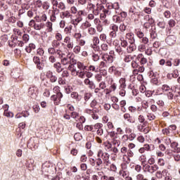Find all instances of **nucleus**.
Returning <instances> with one entry per match:
<instances>
[{
	"instance_id": "nucleus-3",
	"label": "nucleus",
	"mask_w": 180,
	"mask_h": 180,
	"mask_svg": "<svg viewBox=\"0 0 180 180\" xmlns=\"http://www.w3.org/2000/svg\"><path fill=\"white\" fill-rule=\"evenodd\" d=\"M48 54H49V56H58V57H63V51L60 49L50 46L48 48Z\"/></svg>"
},
{
	"instance_id": "nucleus-61",
	"label": "nucleus",
	"mask_w": 180,
	"mask_h": 180,
	"mask_svg": "<svg viewBox=\"0 0 180 180\" xmlns=\"http://www.w3.org/2000/svg\"><path fill=\"white\" fill-rule=\"evenodd\" d=\"M99 39L101 41H106L107 39H108V36L106 35V34L105 33H103V34H101L100 36H99Z\"/></svg>"
},
{
	"instance_id": "nucleus-22",
	"label": "nucleus",
	"mask_w": 180,
	"mask_h": 180,
	"mask_svg": "<svg viewBox=\"0 0 180 180\" xmlns=\"http://www.w3.org/2000/svg\"><path fill=\"white\" fill-rule=\"evenodd\" d=\"M61 19H71L72 18V15L68 11H65L61 13L60 14Z\"/></svg>"
},
{
	"instance_id": "nucleus-47",
	"label": "nucleus",
	"mask_w": 180,
	"mask_h": 180,
	"mask_svg": "<svg viewBox=\"0 0 180 180\" xmlns=\"http://www.w3.org/2000/svg\"><path fill=\"white\" fill-rule=\"evenodd\" d=\"M71 117H72V119H75L76 122H78V117H79V113L75 111H72L71 112Z\"/></svg>"
},
{
	"instance_id": "nucleus-9",
	"label": "nucleus",
	"mask_w": 180,
	"mask_h": 180,
	"mask_svg": "<svg viewBox=\"0 0 180 180\" xmlns=\"http://www.w3.org/2000/svg\"><path fill=\"white\" fill-rule=\"evenodd\" d=\"M143 167L145 168V171H147V172H149V174H154V172H155V171H157L159 168L158 165H157L150 166L147 164L143 165Z\"/></svg>"
},
{
	"instance_id": "nucleus-50",
	"label": "nucleus",
	"mask_w": 180,
	"mask_h": 180,
	"mask_svg": "<svg viewBox=\"0 0 180 180\" xmlns=\"http://www.w3.org/2000/svg\"><path fill=\"white\" fill-rule=\"evenodd\" d=\"M165 172H167V169H164L162 172L158 171L155 174L156 177L161 179V178H162V174H165Z\"/></svg>"
},
{
	"instance_id": "nucleus-20",
	"label": "nucleus",
	"mask_w": 180,
	"mask_h": 180,
	"mask_svg": "<svg viewBox=\"0 0 180 180\" xmlns=\"http://www.w3.org/2000/svg\"><path fill=\"white\" fill-rule=\"evenodd\" d=\"M103 164V160H101V158H98L96 159V166H95V169L98 171V172H101V169H102V167L101 165Z\"/></svg>"
},
{
	"instance_id": "nucleus-59",
	"label": "nucleus",
	"mask_w": 180,
	"mask_h": 180,
	"mask_svg": "<svg viewBox=\"0 0 180 180\" xmlns=\"http://www.w3.org/2000/svg\"><path fill=\"white\" fill-rule=\"evenodd\" d=\"M42 8L44 11H47L50 8V3L45 1L42 4Z\"/></svg>"
},
{
	"instance_id": "nucleus-42",
	"label": "nucleus",
	"mask_w": 180,
	"mask_h": 180,
	"mask_svg": "<svg viewBox=\"0 0 180 180\" xmlns=\"http://www.w3.org/2000/svg\"><path fill=\"white\" fill-rule=\"evenodd\" d=\"M92 26V24L89 22V21L86 20L82 24V29H89Z\"/></svg>"
},
{
	"instance_id": "nucleus-8",
	"label": "nucleus",
	"mask_w": 180,
	"mask_h": 180,
	"mask_svg": "<svg viewBox=\"0 0 180 180\" xmlns=\"http://www.w3.org/2000/svg\"><path fill=\"white\" fill-rule=\"evenodd\" d=\"M91 180H108V176L105 175L103 172H98L97 174H94Z\"/></svg>"
},
{
	"instance_id": "nucleus-12",
	"label": "nucleus",
	"mask_w": 180,
	"mask_h": 180,
	"mask_svg": "<svg viewBox=\"0 0 180 180\" xmlns=\"http://www.w3.org/2000/svg\"><path fill=\"white\" fill-rule=\"evenodd\" d=\"M149 77L151 79L150 82L154 84V85H158V76L157 73H155L153 70L150 71Z\"/></svg>"
},
{
	"instance_id": "nucleus-10",
	"label": "nucleus",
	"mask_w": 180,
	"mask_h": 180,
	"mask_svg": "<svg viewBox=\"0 0 180 180\" xmlns=\"http://www.w3.org/2000/svg\"><path fill=\"white\" fill-rule=\"evenodd\" d=\"M64 43H65L68 50H72V49H74V41H72L69 36L65 37Z\"/></svg>"
},
{
	"instance_id": "nucleus-62",
	"label": "nucleus",
	"mask_w": 180,
	"mask_h": 180,
	"mask_svg": "<svg viewBox=\"0 0 180 180\" xmlns=\"http://www.w3.org/2000/svg\"><path fill=\"white\" fill-rule=\"evenodd\" d=\"M101 49L103 51H108L109 50V46L104 43L101 45Z\"/></svg>"
},
{
	"instance_id": "nucleus-64",
	"label": "nucleus",
	"mask_w": 180,
	"mask_h": 180,
	"mask_svg": "<svg viewBox=\"0 0 180 180\" xmlns=\"http://www.w3.org/2000/svg\"><path fill=\"white\" fill-rule=\"evenodd\" d=\"M32 109H33L34 113H39V112H40V106L37 104L33 105Z\"/></svg>"
},
{
	"instance_id": "nucleus-11",
	"label": "nucleus",
	"mask_w": 180,
	"mask_h": 180,
	"mask_svg": "<svg viewBox=\"0 0 180 180\" xmlns=\"http://www.w3.org/2000/svg\"><path fill=\"white\" fill-rule=\"evenodd\" d=\"M37 92H39V89L36 87V86H31L28 89V95L29 96H31L32 98H36L37 95Z\"/></svg>"
},
{
	"instance_id": "nucleus-39",
	"label": "nucleus",
	"mask_w": 180,
	"mask_h": 180,
	"mask_svg": "<svg viewBox=\"0 0 180 180\" xmlns=\"http://www.w3.org/2000/svg\"><path fill=\"white\" fill-rule=\"evenodd\" d=\"M120 84V88H122V89H126V79L125 78H121L119 81Z\"/></svg>"
},
{
	"instance_id": "nucleus-29",
	"label": "nucleus",
	"mask_w": 180,
	"mask_h": 180,
	"mask_svg": "<svg viewBox=\"0 0 180 180\" xmlns=\"http://www.w3.org/2000/svg\"><path fill=\"white\" fill-rule=\"evenodd\" d=\"M85 70H76L75 77H79V78H85Z\"/></svg>"
},
{
	"instance_id": "nucleus-44",
	"label": "nucleus",
	"mask_w": 180,
	"mask_h": 180,
	"mask_svg": "<svg viewBox=\"0 0 180 180\" xmlns=\"http://www.w3.org/2000/svg\"><path fill=\"white\" fill-rule=\"evenodd\" d=\"M58 9L56 8L53 12L52 14L50 16V20L51 22H56L57 17H56V12H58Z\"/></svg>"
},
{
	"instance_id": "nucleus-2",
	"label": "nucleus",
	"mask_w": 180,
	"mask_h": 180,
	"mask_svg": "<svg viewBox=\"0 0 180 180\" xmlns=\"http://www.w3.org/2000/svg\"><path fill=\"white\" fill-rule=\"evenodd\" d=\"M97 157L101 158L106 165L110 163L109 158H110V155L108 152H103V150L99 149L97 152Z\"/></svg>"
},
{
	"instance_id": "nucleus-24",
	"label": "nucleus",
	"mask_w": 180,
	"mask_h": 180,
	"mask_svg": "<svg viewBox=\"0 0 180 180\" xmlns=\"http://www.w3.org/2000/svg\"><path fill=\"white\" fill-rule=\"evenodd\" d=\"M160 65H166V67H172V62L171 60H165V59H161L159 61Z\"/></svg>"
},
{
	"instance_id": "nucleus-54",
	"label": "nucleus",
	"mask_w": 180,
	"mask_h": 180,
	"mask_svg": "<svg viewBox=\"0 0 180 180\" xmlns=\"http://www.w3.org/2000/svg\"><path fill=\"white\" fill-rule=\"evenodd\" d=\"M91 96H92V94H91V93H85L84 96V99L85 101L84 103H86L87 101H89V99H91Z\"/></svg>"
},
{
	"instance_id": "nucleus-41",
	"label": "nucleus",
	"mask_w": 180,
	"mask_h": 180,
	"mask_svg": "<svg viewBox=\"0 0 180 180\" xmlns=\"http://www.w3.org/2000/svg\"><path fill=\"white\" fill-rule=\"evenodd\" d=\"M60 46H61L60 41H57V40L54 39L51 41V46L54 47L55 49H58V47H60Z\"/></svg>"
},
{
	"instance_id": "nucleus-33",
	"label": "nucleus",
	"mask_w": 180,
	"mask_h": 180,
	"mask_svg": "<svg viewBox=\"0 0 180 180\" xmlns=\"http://www.w3.org/2000/svg\"><path fill=\"white\" fill-rule=\"evenodd\" d=\"M82 22V17H77L76 19L72 20V25L75 27L78 26L79 23Z\"/></svg>"
},
{
	"instance_id": "nucleus-55",
	"label": "nucleus",
	"mask_w": 180,
	"mask_h": 180,
	"mask_svg": "<svg viewBox=\"0 0 180 180\" xmlns=\"http://www.w3.org/2000/svg\"><path fill=\"white\" fill-rule=\"evenodd\" d=\"M172 89L168 86V84H163L162 86V91L165 92H169Z\"/></svg>"
},
{
	"instance_id": "nucleus-40",
	"label": "nucleus",
	"mask_w": 180,
	"mask_h": 180,
	"mask_svg": "<svg viewBox=\"0 0 180 180\" xmlns=\"http://www.w3.org/2000/svg\"><path fill=\"white\" fill-rule=\"evenodd\" d=\"M146 44H147L142 43L139 45L138 51H140V53H144V51H146Z\"/></svg>"
},
{
	"instance_id": "nucleus-28",
	"label": "nucleus",
	"mask_w": 180,
	"mask_h": 180,
	"mask_svg": "<svg viewBox=\"0 0 180 180\" xmlns=\"http://www.w3.org/2000/svg\"><path fill=\"white\" fill-rule=\"evenodd\" d=\"M104 147H105V151H107V153H110V151H112V143H110V142L108 141V142H105L104 143Z\"/></svg>"
},
{
	"instance_id": "nucleus-16",
	"label": "nucleus",
	"mask_w": 180,
	"mask_h": 180,
	"mask_svg": "<svg viewBox=\"0 0 180 180\" xmlns=\"http://www.w3.org/2000/svg\"><path fill=\"white\" fill-rule=\"evenodd\" d=\"M125 39L128 40L129 43H136V36L133 32H128L126 34Z\"/></svg>"
},
{
	"instance_id": "nucleus-17",
	"label": "nucleus",
	"mask_w": 180,
	"mask_h": 180,
	"mask_svg": "<svg viewBox=\"0 0 180 180\" xmlns=\"http://www.w3.org/2000/svg\"><path fill=\"white\" fill-rule=\"evenodd\" d=\"M136 58L139 63H140L141 66L143 65V67H144V65L147 64V59L144 57V55H143V53H139L136 56Z\"/></svg>"
},
{
	"instance_id": "nucleus-35",
	"label": "nucleus",
	"mask_w": 180,
	"mask_h": 180,
	"mask_svg": "<svg viewBox=\"0 0 180 180\" xmlns=\"http://www.w3.org/2000/svg\"><path fill=\"white\" fill-rule=\"evenodd\" d=\"M35 65L37 70L41 71L43 68H44V60H41L38 62Z\"/></svg>"
},
{
	"instance_id": "nucleus-52",
	"label": "nucleus",
	"mask_w": 180,
	"mask_h": 180,
	"mask_svg": "<svg viewBox=\"0 0 180 180\" xmlns=\"http://www.w3.org/2000/svg\"><path fill=\"white\" fill-rule=\"evenodd\" d=\"M11 41H8V46L10 47H16L18 42L13 38H11Z\"/></svg>"
},
{
	"instance_id": "nucleus-26",
	"label": "nucleus",
	"mask_w": 180,
	"mask_h": 180,
	"mask_svg": "<svg viewBox=\"0 0 180 180\" xmlns=\"http://www.w3.org/2000/svg\"><path fill=\"white\" fill-rule=\"evenodd\" d=\"M110 5L113 12H115V13H119L120 11V6H119V3L115 2L114 4H111Z\"/></svg>"
},
{
	"instance_id": "nucleus-7",
	"label": "nucleus",
	"mask_w": 180,
	"mask_h": 180,
	"mask_svg": "<svg viewBox=\"0 0 180 180\" xmlns=\"http://www.w3.org/2000/svg\"><path fill=\"white\" fill-rule=\"evenodd\" d=\"M65 56V53L62 52V56H58L60 59V63L62 65H68L70 63H71V60H70V54H68L66 57H64Z\"/></svg>"
},
{
	"instance_id": "nucleus-60",
	"label": "nucleus",
	"mask_w": 180,
	"mask_h": 180,
	"mask_svg": "<svg viewBox=\"0 0 180 180\" xmlns=\"http://www.w3.org/2000/svg\"><path fill=\"white\" fill-rule=\"evenodd\" d=\"M39 22H46L47 20V15L44 13L41 14V15L39 16Z\"/></svg>"
},
{
	"instance_id": "nucleus-23",
	"label": "nucleus",
	"mask_w": 180,
	"mask_h": 180,
	"mask_svg": "<svg viewBox=\"0 0 180 180\" xmlns=\"http://www.w3.org/2000/svg\"><path fill=\"white\" fill-rule=\"evenodd\" d=\"M115 49V51L119 54V56H123V54H126V49L122 48L120 45H116Z\"/></svg>"
},
{
	"instance_id": "nucleus-27",
	"label": "nucleus",
	"mask_w": 180,
	"mask_h": 180,
	"mask_svg": "<svg viewBox=\"0 0 180 180\" xmlns=\"http://www.w3.org/2000/svg\"><path fill=\"white\" fill-rule=\"evenodd\" d=\"M68 71H70L71 75L75 77V72H77V68L74 64H70L68 67Z\"/></svg>"
},
{
	"instance_id": "nucleus-37",
	"label": "nucleus",
	"mask_w": 180,
	"mask_h": 180,
	"mask_svg": "<svg viewBox=\"0 0 180 180\" xmlns=\"http://www.w3.org/2000/svg\"><path fill=\"white\" fill-rule=\"evenodd\" d=\"M111 140L113 146H117V147H119L120 146V140H119V138L117 136H116L115 138H112Z\"/></svg>"
},
{
	"instance_id": "nucleus-43",
	"label": "nucleus",
	"mask_w": 180,
	"mask_h": 180,
	"mask_svg": "<svg viewBox=\"0 0 180 180\" xmlns=\"http://www.w3.org/2000/svg\"><path fill=\"white\" fill-rule=\"evenodd\" d=\"M134 57L131 55H125L124 58V63H130V61H132L134 60Z\"/></svg>"
},
{
	"instance_id": "nucleus-18",
	"label": "nucleus",
	"mask_w": 180,
	"mask_h": 180,
	"mask_svg": "<svg viewBox=\"0 0 180 180\" xmlns=\"http://www.w3.org/2000/svg\"><path fill=\"white\" fill-rule=\"evenodd\" d=\"M136 49L137 47L136 46V42H131L129 43V45L127 47V52L128 54H131V53H134V51H136Z\"/></svg>"
},
{
	"instance_id": "nucleus-36",
	"label": "nucleus",
	"mask_w": 180,
	"mask_h": 180,
	"mask_svg": "<svg viewBox=\"0 0 180 180\" xmlns=\"http://www.w3.org/2000/svg\"><path fill=\"white\" fill-rule=\"evenodd\" d=\"M119 46H120L122 49L127 50L129 42H127V40L122 39L121 40L120 44Z\"/></svg>"
},
{
	"instance_id": "nucleus-5",
	"label": "nucleus",
	"mask_w": 180,
	"mask_h": 180,
	"mask_svg": "<svg viewBox=\"0 0 180 180\" xmlns=\"http://www.w3.org/2000/svg\"><path fill=\"white\" fill-rule=\"evenodd\" d=\"M113 9L112 8V6L110 4H107L105 5V8H104V12L103 14H101V18H106L107 16H110V15H113Z\"/></svg>"
},
{
	"instance_id": "nucleus-1",
	"label": "nucleus",
	"mask_w": 180,
	"mask_h": 180,
	"mask_svg": "<svg viewBox=\"0 0 180 180\" xmlns=\"http://www.w3.org/2000/svg\"><path fill=\"white\" fill-rule=\"evenodd\" d=\"M131 68L134 69L132 71L134 75H139V72H144V66H140V65H139V60H137V58L131 61Z\"/></svg>"
},
{
	"instance_id": "nucleus-32",
	"label": "nucleus",
	"mask_w": 180,
	"mask_h": 180,
	"mask_svg": "<svg viewBox=\"0 0 180 180\" xmlns=\"http://www.w3.org/2000/svg\"><path fill=\"white\" fill-rule=\"evenodd\" d=\"M123 117L124 120H127V122H128V123H134V122H133V118L129 113H125Z\"/></svg>"
},
{
	"instance_id": "nucleus-51",
	"label": "nucleus",
	"mask_w": 180,
	"mask_h": 180,
	"mask_svg": "<svg viewBox=\"0 0 180 180\" xmlns=\"http://www.w3.org/2000/svg\"><path fill=\"white\" fill-rule=\"evenodd\" d=\"M73 53L75 54H79L81 53V46L79 45H77L73 48Z\"/></svg>"
},
{
	"instance_id": "nucleus-63",
	"label": "nucleus",
	"mask_w": 180,
	"mask_h": 180,
	"mask_svg": "<svg viewBox=\"0 0 180 180\" xmlns=\"http://www.w3.org/2000/svg\"><path fill=\"white\" fill-rule=\"evenodd\" d=\"M30 37H29V34H24L22 35V41H24V43H27V41H29Z\"/></svg>"
},
{
	"instance_id": "nucleus-49",
	"label": "nucleus",
	"mask_w": 180,
	"mask_h": 180,
	"mask_svg": "<svg viewBox=\"0 0 180 180\" xmlns=\"http://www.w3.org/2000/svg\"><path fill=\"white\" fill-rule=\"evenodd\" d=\"M117 15H120V16H121L122 19H126V18H127V13H126V11H123L122 10H120L119 13H117Z\"/></svg>"
},
{
	"instance_id": "nucleus-21",
	"label": "nucleus",
	"mask_w": 180,
	"mask_h": 180,
	"mask_svg": "<svg viewBox=\"0 0 180 180\" xmlns=\"http://www.w3.org/2000/svg\"><path fill=\"white\" fill-rule=\"evenodd\" d=\"M72 99H74L76 102H79L82 99V96L78 94L77 91H73L70 95Z\"/></svg>"
},
{
	"instance_id": "nucleus-48",
	"label": "nucleus",
	"mask_w": 180,
	"mask_h": 180,
	"mask_svg": "<svg viewBox=\"0 0 180 180\" xmlns=\"http://www.w3.org/2000/svg\"><path fill=\"white\" fill-rule=\"evenodd\" d=\"M112 20L115 22V23H120V22H122V18L120 16L115 15L112 16Z\"/></svg>"
},
{
	"instance_id": "nucleus-13",
	"label": "nucleus",
	"mask_w": 180,
	"mask_h": 180,
	"mask_svg": "<svg viewBox=\"0 0 180 180\" xmlns=\"http://www.w3.org/2000/svg\"><path fill=\"white\" fill-rule=\"evenodd\" d=\"M165 41L168 46H174V44L176 43V37L174 35H169L166 38Z\"/></svg>"
},
{
	"instance_id": "nucleus-34",
	"label": "nucleus",
	"mask_w": 180,
	"mask_h": 180,
	"mask_svg": "<svg viewBox=\"0 0 180 180\" xmlns=\"http://www.w3.org/2000/svg\"><path fill=\"white\" fill-rule=\"evenodd\" d=\"M87 33L90 36H94V34H96V29L91 26L89 29H87Z\"/></svg>"
},
{
	"instance_id": "nucleus-4",
	"label": "nucleus",
	"mask_w": 180,
	"mask_h": 180,
	"mask_svg": "<svg viewBox=\"0 0 180 180\" xmlns=\"http://www.w3.org/2000/svg\"><path fill=\"white\" fill-rule=\"evenodd\" d=\"M110 37H111V39H116V37H117V32H119V26L116 24H112L110 26Z\"/></svg>"
},
{
	"instance_id": "nucleus-45",
	"label": "nucleus",
	"mask_w": 180,
	"mask_h": 180,
	"mask_svg": "<svg viewBox=\"0 0 180 180\" xmlns=\"http://www.w3.org/2000/svg\"><path fill=\"white\" fill-rule=\"evenodd\" d=\"M48 60L51 64H56L57 63V58L55 55H50Z\"/></svg>"
},
{
	"instance_id": "nucleus-38",
	"label": "nucleus",
	"mask_w": 180,
	"mask_h": 180,
	"mask_svg": "<svg viewBox=\"0 0 180 180\" xmlns=\"http://www.w3.org/2000/svg\"><path fill=\"white\" fill-rule=\"evenodd\" d=\"M127 29V25H126V24H124V22L121 23L119 26V30L121 33H124V32H126Z\"/></svg>"
},
{
	"instance_id": "nucleus-30",
	"label": "nucleus",
	"mask_w": 180,
	"mask_h": 180,
	"mask_svg": "<svg viewBox=\"0 0 180 180\" xmlns=\"http://www.w3.org/2000/svg\"><path fill=\"white\" fill-rule=\"evenodd\" d=\"M77 68L79 70L78 71H85L86 70V65L82 62H77Z\"/></svg>"
},
{
	"instance_id": "nucleus-25",
	"label": "nucleus",
	"mask_w": 180,
	"mask_h": 180,
	"mask_svg": "<svg viewBox=\"0 0 180 180\" xmlns=\"http://www.w3.org/2000/svg\"><path fill=\"white\" fill-rule=\"evenodd\" d=\"M84 84L85 85H89V88H90V89H95L96 86L94 81H91L88 78L84 79Z\"/></svg>"
},
{
	"instance_id": "nucleus-58",
	"label": "nucleus",
	"mask_w": 180,
	"mask_h": 180,
	"mask_svg": "<svg viewBox=\"0 0 180 180\" xmlns=\"http://www.w3.org/2000/svg\"><path fill=\"white\" fill-rule=\"evenodd\" d=\"M168 25L169 27H175V25H176V22L174 19H170L168 21Z\"/></svg>"
},
{
	"instance_id": "nucleus-56",
	"label": "nucleus",
	"mask_w": 180,
	"mask_h": 180,
	"mask_svg": "<svg viewBox=\"0 0 180 180\" xmlns=\"http://www.w3.org/2000/svg\"><path fill=\"white\" fill-rule=\"evenodd\" d=\"M120 175H122L123 178H128L129 172L126 170H121L120 171Z\"/></svg>"
},
{
	"instance_id": "nucleus-57",
	"label": "nucleus",
	"mask_w": 180,
	"mask_h": 180,
	"mask_svg": "<svg viewBox=\"0 0 180 180\" xmlns=\"http://www.w3.org/2000/svg\"><path fill=\"white\" fill-rule=\"evenodd\" d=\"M37 56H40L41 57H43V56H44V49L43 48H39L37 50Z\"/></svg>"
},
{
	"instance_id": "nucleus-19",
	"label": "nucleus",
	"mask_w": 180,
	"mask_h": 180,
	"mask_svg": "<svg viewBox=\"0 0 180 180\" xmlns=\"http://www.w3.org/2000/svg\"><path fill=\"white\" fill-rule=\"evenodd\" d=\"M53 67L56 70V72H58V74H60V72H63V71L64 70V68H63L60 62L55 63Z\"/></svg>"
},
{
	"instance_id": "nucleus-53",
	"label": "nucleus",
	"mask_w": 180,
	"mask_h": 180,
	"mask_svg": "<svg viewBox=\"0 0 180 180\" xmlns=\"http://www.w3.org/2000/svg\"><path fill=\"white\" fill-rule=\"evenodd\" d=\"M46 26L48 28V32H53V22L48 21L46 23Z\"/></svg>"
},
{
	"instance_id": "nucleus-46",
	"label": "nucleus",
	"mask_w": 180,
	"mask_h": 180,
	"mask_svg": "<svg viewBox=\"0 0 180 180\" xmlns=\"http://www.w3.org/2000/svg\"><path fill=\"white\" fill-rule=\"evenodd\" d=\"M84 130H86V131H92V133H94L95 128L94 125H86L84 127Z\"/></svg>"
},
{
	"instance_id": "nucleus-31",
	"label": "nucleus",
	"mask_w": 180,
	"mask_h": 180,
	"mask_svg": "<svg viewBox=\"0 0 180 180\" xmlns=\"http://www.w3.org/2000/svg\"><path fill=\"white\" fill-rule=\"evenodd\" d=\"M46 24L44 22L36 23L34 27V30H41V29H44Z\"/></svg>"
},
{
	"instance_id": "nucleus-15",
	"label": "nucleus",
	"mask_w": 180,
	"mask_h": 180,
	"mask_svg": "<svg viewBox=\"0 0 180 180\" xmlns=\"http://www.w3.org/2000/svg\"><path fill=\"white\" fill-rule=\"evenodd\" d=\"M101 58L108 64H112V63H113V56L112 55H109L108 53H103L101 56Z\"/></svg>"
},
{
	"instance_id": "nucleus-6",
	"label": "nucleus",
	"mask_w": 180,
	"mask_h": 180,
	"mask_svg": "<svg viewBox=\"0 0 180 180\" xmlns=\"http://www.w3.org/2000/svg\"><path fill=\"white\" fill-rule=\"evenodd\" d=\"M135 34L140 39L141 43H143V44H148L149 40L147 37H144V33L141 32V30L136 31Z\"/></svg>"
},
{
	"instance_id": "nucleus-14",
	"label": "nucleus",
	"mask_w": 180,
	"mask_h": 180,
	"mask_svg": "<svg viewBox=\"0 0 180 180\" xmlns=\"http://www.w3.org/2000/svg\"><path fill=\"white\" fill-rule=\"evenodd\" d=\"M104 11H105V6H103V4H97L96 5V9H94V11H93V13L96 16H98V15H99L101 12H103V13Z\"/></svg>"
}]
</instances>
